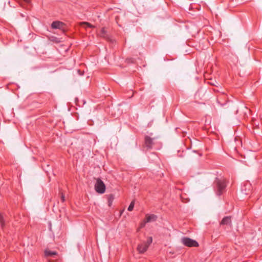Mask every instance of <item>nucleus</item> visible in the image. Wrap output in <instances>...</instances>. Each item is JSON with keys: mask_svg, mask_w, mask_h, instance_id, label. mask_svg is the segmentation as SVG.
<instances>
[{"mask_svg": "<svg viewBox=\"0 0 262 262\" xmlns=\"http://www.w3.org/2000/svg\"><path fill=\"white\" fill-rule=\"evenodd\" d=\"M216 191L218 195H221L226 187V184L224 180L216 179L215 181Z\"/></svg>", "mask_w": 262, "mask_h": 262, "instance_id": "nucleus-1", "label": "nucleus"}, {"mask_svg": "<svg viewBox=\"0 0 262 262\" xmlns=\"http://www.w3.org/2000/svg\"><path fill=\"white\" fill-rule=\"evenodd\" d=\"M181 242L184 246L188 247H198L199 246V243L196 241L187 237L182 238Z\"/></svg>", "mask_w": 262, "mask_h": 262, "instance_id": "nucleus-2", "label": "nucleus"}, {"mask_svg": "<svg viewBox=\"0 0 262 262\" xmlns=\"http://www.w3.org/2000/svg\"><path fill=\"white\" fill-rule=\"evenodd\" d=\"M105 185L100 179H97L95 185V189L99 193L102 194L105 191Z\"/></svg>", "mask_w": 262, "mask_h": 262, "instance_id": "nucleus-3", "label": "nucleus"}, {"mask_svg": "<svg viewBox=\"0 0 262 262\" xmlns=\"http://www.w3.org/2000/svg\"><path fill=\"white\" fill-rule=\"evenodd\" d=\"M155 138H151L147 136L145 137V146L148 149H151L153 147L155 143Z\"/></svg>", "mask_w": 262, "mask_h": 262, "instance_id": "nucleus-4", "label": "nucleus"}, {"mask_svg": "<svg viewBox=\"0 0 262 262\" xmlns=\"http://www.w3.org/2000/svg\"><path fill=\"white\" fill-rule=\"evenodd\" d=\"M148 248L147 245H146L145 243L142 242L138 245L137 250L140 253H143L147 250Z\"/></svg>", "mask_w": 262, "mask_h": 262, "instance_id": "nucleus-5", "label": "nucleus"}, {"mask_svg": "<svg viewBox=\"0 0 262 262\" xmlns=\"http://www.w3.org/2000/svg\"><path fill=\"white\" fill-rule=\"evenodd\" d=\"M221 225H229L231 226L232 222L231 216H225L222 220L220 223Z\"/></svg>", "mask_w": 262, "mask_h": 262, "instance_id": "nucleus-6", "label": "nucleus"}, {"mask_svg": "<svg viewBox=\"0 0 262 262\" xmlns=\"http://www.w3.org/2000/svg\"><path fill=\"white\" fill-rule=\"evenodd\" d=\"M251 185L250 184L244 185L242 188V193L245 195H248L250 193Z\"/></svg>", "mask_w": 262, "mask_h": 262, "instance_id": "nucleus-7", "label": "nucleus"}, {"mask_svg": "<svg viewBox=\"0 0 262 262\" xmlns=\"http://www.w3.org/2000/svg\"><path fill=\"white\" fill-rule=\"evenodd\" d=\"M63 23L59 21H53L51 24V27L53 29H61L62 28Z\"/></svg>", "mask_w": 262, "mask_h": 262, "instance_id": "nucleus-8", "label": "nucleus"}, {"mask_svg": "<svg viewBox=\"0 0 262 262\" xmlns=\"http://www.w3.org/2000/svg\"><path fill=\"white\" fill-rule=\"evenodd\" d=\"M157 219V215L155 214H147L146 215V222H151L156 221Z\"/></svg>", "mask_w": 262, "mask_h": 262, "instance_id": "nucleus-9", "label": "nucleus"}, {"mask_svg": "<svg viewBox=\"0 0 262 262\" xmlns=\"http://www.w3.org/2000/svg\"><path fill=\"white\" fill-rule=\"evenodd\" d=\"M56 252L50 250H46L45 251V255L46 256H52L56 255Z\"/></svg>", "mask_w": 262, "mask_h": 262, "instance_id": "nucleus-10", "label": "nucleus"}, {"mask_svg": "<svg viewBox=\"0 0 262 262\" xmlns=\"http://www.w3.org/2000/svg\"><path fill=\"white\" fill-rule=\"evenodd\" d=\"M100 35L101 37L103 38H106L107 36V35L106 34V31L104 28H102L100 32Z\"/></svg>", "mask_w": 262, "mask_h": 262, "instance_id": "nucleus-11", "label": "nucleus"}, {"mask_svg": "<svg viewBox=\"0 0 262 262\" xmlns=\"http://www.w3.org/2000/svg\"><path fill=\"white\" fill-rule=\"evenodd\" d=\"M152 238L151 237H148L146 242H144V243H145L146 245H147V246L149 247V246L152 243Z\"/></svg>", "mask_w": 262, "mask_h": 262, "instance_id": "nucleus-12", "label": "nucleus"}, {"mask_svg": "<svg viewBox=\"0 0 262 262\" xmlns=\"http://www.w3.org/2000/svg\"><path fill=\"white\" fill-rule=\"evenodd\" d=\"M134 201H132L130 205H129L128 208H127V210L129 211H131L133 210L134 209Z\"/></svg>", "mask_w": 262, "mask_h": 262, "instance_id": "nucleus-13", "label": "nucleus"}, {"mask_svg": "<svg viewBox=\"0 0 262 262\" xmlns=\"http://www.w3.org/2000/svg\"><path fill=\"white\" fill-rule=\"evenodd\" d=\"M0 225L2 228H3L5 225L4 220L1 214H0Z\"/></svg>", "mask_w": 262, "mask_h": 262, "instance_id": "nucleus-14", "label": "nucleus"}, {"mask_svg": "<svg viewBox=\"0 0 262 262\" xmlns=\"http://www.w3.org/2000/svg\"><path fill=\"white\" fill-rule=\"evenodd\" d=\"M113 200H114V196L113 195H111L108 198V205L110 206L111 205Z\"/></svg>", "mask_w": 262, "mask_h": 262, "instance_id": "nucleus-15", "label": "nucleus"}, {"mask_svg": "<svg viewBox=\"0 0 262 262\" xmlns=\"http://www.w3.org/2000/svg\"><path fill=\"white\" fill-rule=\"evenodd\" d=\"M82 24L85 25L86 27L94 28V26L88 22H83Z\"/></svg>", "mask_w": 262, "mask_h": 262, "instance_id": "nucleus-16", "label": "nucleus"}, {"mask_svg": "<svg viewBox=\"0 0 262 262\" xmlns=\"http://www.w3.org/2000/svg\"><path fill=\"white\" fill-rule=\"evenodd\" d=\"M61 200L62 202L65 201L64 196L62 194H61Z\"/></svg>", "mask_w": 262, "mask_h": 262, "instance_id": "nucleus-17", "label": "nucleus"}]
</instances>
